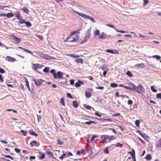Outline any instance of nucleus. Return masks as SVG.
<instances>
[{
    "instance_id": "17",
    "label": "nucleus",
    "mask_w": 161,
    "mask_h": 161,
    "mask_svg": "<svg viewBox=\"0 0 161 161\" xmlns=\"http://www.w3.org/2000/svg\"><path fill=\"white\" fill-rule=\"evenodd\" d=\"M85 96L87 98H89L92 96L91 92L88 91H86L85 92Z\"/></svg>"
},
{
    "instance_id": "23",
    "label": "nucleus",
    "mask_w": 161,
    "mask_h": 161,
    "mask_svg": "<svg viewBox=\"0 0 161 161\" xmlns=\"http://www.w3.org/2000/svg\"><path fill=\"white\" fill-rule=\"evenodd\" d=\"M73 106L75 108H77L78 106V104L76 101H74L73 102Z\"/></svg>"
},
{
    "instance_id": "8",
    "label": "nucleus",
    "mask_w": 161,
    "mask_h": 161,
    "mask_svg": "<svg viewBox=\"0 0 161 161\" xmlns=\"http://www.w3.org/2000/svg\"><path fill=\"white\" fill-rule=\"evenodd\" d=\"M63 75V74L62 72L60 71L58 72L57 73V74H56V78L55 79H57L58 78L61 79L63 78L62 76Z\"/></svg>"
},
{
    "instance_id": "11",
    "label": "nucleus",
    "mask_w": 161,
    "mask_h": 161,
    "mask_svg": "<svg viewBox=\"0 0 161 161\" xmlns=\"http://www.w3.org/2000/svg\"><path fill=\"white\" fill-rule=\"evenodd\" d=\"M72 39L73 40L70 41L71 42H77L79 39V36L78 35H75L72 38Z\"/></svg>"
},
{
    "instance_id": "55",
    "label": "nucleus",
    "mask_w": 161,
    "mask_h": 161,
    "mask_svg": "<svg viewBox=\"0 0 161 161\" xmlns=\"http://www.w3.org/2000/svg\"><path fill=\"white\" fill-rule=\"evenodd\" d=\"M133 154H131V157L133 159H136L135 156V152L134 150H133Z\"/></svg>"
},
{
    "instance_id": "6",
    "label": "nucleus",
    "mask_w": 161,
    "mask_h": 161,
    "mask_svg": "<svg viewBox=\"0 0 161 161\" xmlns=\"http://www.w3.org/2000/svg\"><path fill=\"white\" fill-rule=\"evenodd\" d=\"M6 59L7 61L11 62H14L16 61V59L15 58L9 56H6Z\"/></svg>"
},
{
    "instance_id": "15",
    "label": "nucleus",
    "mask_w": 161,
    "mask_h": 161,
    "mask_svg": "<svg viewBox=\"0 0 161 161\" xmlns=\"http://www.w3.org/2000/svg\"><path fill=\"white\" fill-rule=\"evenodd\" d=\"M155 146L157 148L161 147V140L160 139L156 142Z\"/></svg>"
},
{
    "instance_id": "60",
    "label": "nucleus",
    "mask_w": 161,
    "mask_h": 161,
    "mask_svg": "<svg viewBox=\"0 0 161 161\" xmlns=\"http://www.w3.org/2000/svg\"><path fill=\"white\" fill-rule=\"evenodd\" d=\"M132 90H134L135 91H137V87H136L135 85L132 86Z\"/></svg>"
},
{
    "instance_id": "59",
    "label": "nucleus",
    "mask_w": 161,
    "mask_h": 161,
    "mask_svg": "<svg viewBox=\"0 0 161 161\" xmlns=\"http://www.w3.org/2000/svg\"><path fill=\"white\" fill-rule=\"evenodd\" d=\"M5 72V71L4 69L2 68H0V73L3 74Z\"/></svg>"
},
{
    "instance_id": "43",
    "label": "nucleus",
    "mask_w": 161,
    "mask_h": 161,
    "mask_svg": "<svg viewBox=\"0 0 161 161\" xmlns=\"http://www.w3.org/2000/svg\"><path fill=\"white\" fill-rule=\"evenodd\" d=\"M66 155H67L68 156H72L73 154L71 152H66L65 153Z\"/></svg>"
},
{
    "instance_id": "62",
    "label": "nucleus",
    "mask_w": 161,
    "mask_h": 161,
    "mask_svg": "<svg viewBox=\"0 0 161 161\" xmlns=\"http://www.w3.org/2000/svg\"><path fill=\"white\" fill-rule=\"evenodd\" d=\"M97 137V136L96 135H94L91 138V142H92L93 140L96 137Z\"/></svg>"
},
{
    "instance_id": "44",
    "label": "nucleus",
    "mask_w": 161,
    "mask_h": 161,
    "mask_svg": "<svg viewBox=\"0 0 161 161\" xmlns=\"http://www.w3.org/2000/svg\"><path fill=\"white\" fill-rule=\"evenodd\" d=\"M116 136H109V138H108L109 140H114L116 139Z\"/></svg>"
},
{
    "instance_id": "49",
    "label": "nucleus",
    "mask_w": 161,
    "mask_h": 161,
    "mask_svg": "<svg viewBox=\"0 0 161 161\" xmlns=\"http://www.w3.org/2000/svg\"><path fill=\"white\" fill-rule=\"evenodd\" d=\"M156 97L158 99H161V93L157 94H156Z\"/></svg>"
},
{
    "instance_id": "39",
    "label": "nucleus",
    "mask_w": 161,
    "mask_h": 161,
    "mask_svg": "<svg viewBox=\"0 0 161 161\" xmlns=\"http://www.w3.org/2000/svg\"><path fill=\"white\" fill-rule=\"evenodd\" d=\"M118 85L115 83H112L110 84V86L113 87H117Z\"/></svg>"
},
{
    "instance_id": "32",
    "label": "nucleus",
    "mask_w": 161,
    "mask_h": 161,
    "mask_svg": "<svg viewBox=\"0 0 161 161\" xmlns=\"http://www.w3.org/2000/svg\"><path fill=\"white\" fill-rule=\"evenodd\" d=\"M24 78L25 80V85L27 87H29V82L28 80L27 79V78L25 77H24Z\"/></svg>"
},
{
    "instance_id": "25",
    "label": "nucleus",
    "mask_w": 161,
    "mask_h": 161,
    "mask_svg": "<svg viewBox=\"0 0 161 161\" xmlns=\"http://www.w3.org/2000/svg\"><path fill=\"white\" fill-rule=\"evenodd\" d=\"M16 16L18 19H19L21 18H22V17L20 15V13L19 11H18V13L16 14Z\"/></svg>"
},
{
    "instance_id": "57",
    "label": "nucleus",
    "mask_w": 161,
    "mask_h": 161,
    "mask_svg": "<svg viewBox=\"0 0 161 161\" xmlns=\"http://www.w3.org/2000/svg\"><path fill=\"white\" fill-rule=\"evenodd\" d=\"M6 111H12L13 112H14L15 113H17V111L13 109H7L6 110Z\"/></svg>"
},
{
    "instance_id": "61",
    "label": "nucleus",
    "mask_w": 161,
    "mask_h": 161,
    "mask_svg": "<svg viewBox=\"0 0 161 161\" xmlns=\"http://www.w3.org/2000/svg\"><path fill=\"white\" fill-rule=\"evenodd\" d=\"M115 96L116 97H122V96L119 95V93L118 92H115Z\"/></svg>"
},
{
    "instance_id": "1",
    "label": "nucleus",
    "mask_w": 161,
    "mask_h": 161,
    "mask_svg": "<svg viewBox=\"0 0 161 161\" xmlns=\"http://www.w3.org/2000/svg\"><path fill=\"white\" fill-rule=\"evenodd\" d=\"M73 11L76 13V14H78L80 16H81L83 18L85 19H88L92 21L94 23H95L96 22V21L95 20H94V18L93 17H91L90 16H89L88 15H87L85 14H84L81 13H80L77 11H76L73 10Z\"/></svg>"
},
{
    "instance_id": "10",
    "label": "nucleus",
    "mask_w": 161,
    "mask_h": 161,
    "mask_svg": "<svg viewBox=\"0 0 161 161\" xmlns=\"http://www.w3.org/2000/svg\"><path fill=\"white\" fill-rule=\"evenodd\" d=\"M103 136H104L103 139L101 141V143H105L106 142V140L109 138V136L108 135H102L101 136V138H102Z\"/></svg>"
},
{
    "instance_id": "42",
    "label": "nucleus",
    "mask_w": 161,
    "mask_h": 161,
    "mask_svg": "<svg viewBox=\"0 0 161 161\" xmlns=\"http://www.w3.org/2000/svg\"><path fill=\"white\" fill-rule=\"evenodd\" d=\"M153 57L155 58L156 59H157L158 60H159L161 59V57L159 55H153Z\"/></svg>"
},
{
    "instance_id": "48",
    "label": "nucleus",
    "mask_w": 161,
    "mask_h": 161,
    "mask_svg": "<svg viewBox=\"0 0 161 161\" xmlns=\"http://www.w3.org/2000/svg\"><path fill=\"white\" fill-rule=\"evenodd\" d=\"M60 103L63 106L65 105V103L64 102V100L63 98H62L60 99Z\"/></svg>"
},
{
    "instance_id": "38",
    "label": "nucleus",
    "mask_w": 161,
    "mask_h": 161,
    "mask_svg": "<svg viewBox=\"0 0 161 161\" xmlns=\"http://www.w3.org/2000/svg\"><path fill=\"white\" fill-rule=\"evenodd\" d=\"M25 23L27 27H31V24L29 22H25Z\"/></svg>"
},
{
    "instance_id": "20",
    "label": "nucleus",
    "mask_w": 161,
    "mask_h": 161,
    "mask_svg": "<svg viewBox=\"0 0 161 161\" xmlns=\"http://www.w3.org/2000/svg\"><path fill=\"white\" fill-rule=\"evenodd\" d=\"M30 145L31 147H33L34 146H36L37 145V142L35 140H33L30 143Z\"/></svg>"
},
{
    "instance_id": "30",
    "label": "nucleus",
    "mask_w": 161,
    "mask_h": 161,
    "mask_svg": "<svg viewBox=\"0 0 161 161\" xmlns=\"http://www.w3.org/2000/svg\"><path fill=\"white\" fill-rule=\"evenodd\" d=\"M80 30V29H79L77 30V31H72L70 33L73 36L75 34H76L77 33H80V32H78V31H79Z\"/></svg>"
},
{
    "instance_id": "4",
    "label": "nucleus",
    "mask_w": 161,
    "mask_h": 161,
    "mask_svg": "<svg viewBox=\"0 0 161 161\" xmlns=\"http://www.w3.org/2000/svg\"><path fill=\"white\" fill-rule=\"evenodd\" d=\"M10 36L15 41L16 43H19L21 41V39L20 38L17 37L14 35H12Z\"/></svg>"
},
{
    "instance_id": "26",
    "label": "nucleus",
    "mask_w": 161,
    "mask_h": 161,
    "mask_svg": "<svg viewBox=\"0 0 161 161\" xmlns=\"http://www.w3.org/2000/svg\"><path fill=\"white\" fill-rule=\"evenodd\" d=\"M22 9L23 10L24 12L26 14H28L29 12V11L28 9L26 7H24Z\"/></svg>"
},
{
    "instance_id": "56",
    "label": "nucleus",
    "mask_w": 161,
    "mask_h": 161,
    "mask_svg": "<svg viewBox=\"0 0 161 161\" xmlns=\"http://www.w3.org/2000/svg\"><path fill=\"white\" fill-rule=\"evenodd\" d=\"M104 152L106 154H108L109 153L108 149L107 147H106L104 150Z\"/></svg>"
},
{
    "instance_id": "53",
    "label": "nucleus",
    "mask_w": 161,
    "mask_h": 161,
    "mask_svg": "<svg viewBox=\"0 0 161 161\" xmlns=\"http://www.w3.org/2000/svg\"><path fill=\"white\" fill-rule=\"evenodd\" d=\"M2 155L4 156L5 157H7V158H10L12 160H13L14 159L10 155Z\"/></svg>"
},
{
    "instance_id": "52",
    "label": "nucleus",
    "mask_w": 161,
    "mask_h": 161,
    "mask_svg": "<svg viewBox=\"0 0 161 161\" xmlns=\"http://www.w3.org/2000/svg\"><path fill=\"white\" fill-rule=\"evenodd\" d=\"M148 2V0H144L143 3V6L146 5Z\"/></svg>"
},
{
    "instance_id": "31",
    "label": "nucleus",
    "mask_w": 161,
    "mask_h": 161,
    "mask_svg": "<svg viewBox=\"0 0 161 161\" xmlns=\"http://www.w3.org/2000/svg\"><path fill=\"white\" fill-rule=\"evenodd\" d=\"M50 72L53 74L54 78H56V73H55V70L54 69H52L50 71Z\"/></svg>"
},
{
    "instance_id": "36",
    "label": "nucleus",
    "mask_w": 161,
    "mask_h": 161,
    "mask_svg": "<svg viewBox=\"0 0 161 161\" xmlns=\"http://www.w3.org/2000/svg\"><path fill=\"white\" fill-rule=\"evenodd\" d=\"M151 90L154 92H157V90L155 88V87L153 86H151Z\"/></svg>"
},
{
    "instance_id": "33",
    "label": "nucleus",
    "mask_w": 161,
    "mask_h": 161,
    "mask_svg": "<svg viewBox=\"0 0 161 161\" xmlns=\"http://www.w3.org/2000/svg\"><path fill=\"white\" fill-rule=\"evenodd\" d=\"M141 121L140 120H136L135 121V124L137 127L139 126Z\"/></svg>"
},
{
    "instance_id": "41",
    "label": "nucleus",
    "mask_w": 161,
    "mask_h": 161,
    "mask_svg": "<svg viewBox=\"0 0 161 161\" xmlns=\"http://www.w3.org/2000/svg\"><path fill=\"white\" fill-rule=\"evenodd\" d=\"M46 153L48 155H50L51 157L53 156V153L51 152L50 151H48L46 152Z\"/></svg>"
},
{
    "instance_id": "16",
    "label": "nucleus",
    "mask_w": 161,
    "mask_h": 161,
    "mask_svg": "<svg viewBox=\"0 0 161 161\" xmlns=\"http://www.w3.org/2000/svg\"><path fill=\"white\" fill-rule=\"evenodd\" d=\"M75 62L77 63H80L82 64L83 63V60L82 58H77L75 60Z\"/></svg>"
},
{
    "instance_id": "46",
    "label": "nucleus",
    "mask_w": 161,
    "mask_h": 161,
    "mask_svg": "<svg viewBox=\"0 0 161 161\" xmlns=\"http://www.w3.org/2000/svg\"><path fill=\"white\" fill-rule=\"evenodd\" d=\"M19 20V24H23L25 23V20L24 19H22L21 18Z\"/></svg>"
},
{
    "instance_id": "18",
    "label": "nucleus",
    "mask_w": 161,
    "mask_h": 161,
    "mask_svg": "<svg viewBox=\"0 0 161 161\" xmlns=\"http://www.w3.org/2000/svg\"><path fill=\"white\" fill-rule=\"evenodd\" d=\"M135 66L137 68H144L145 67V65L143 63H142L136 64L135 65Z\"/></svg>"
},
{
    "instance_id": "45",
    "label": "nucleus",
    "mask_w": 161,
    "mask_h": 161,
    "mask_svg": "<svg viewBox=\"0 0 161 161\" xmlns=\"http://www.w3.org/2000/svg\"><path fill=\"white\" fill-rule=\"evenodd\" d=\"M123 145L120 143L119 142H118L115 145L116 147H122Z\"/></svg>"
},
{
    "instance_id": "47",
    "label": "nucleus",
    "mask_w": 161,
    "mask_h": 161,
    "mask_svg": "<svg viewBox=\"0 0 161 161\" xmlns=\"http://www.w3.org/2000/svg\"><path fill=\"white\" fill-rule=\"evenodd\" d=\"M20 131L22 132V134L24 136H25L27 133V132L26 131H25L23 130H21Z\"/></svg>"
},
{
    "instance_id": "5",
    "label": "nucleus",
    "mask_w": 161,
    "mask_h": 161,
    "mask_svg": "<svg viewBox=\"0 0 161 161\" xmlns=\"http://www.w3.org/2000/svg\"><path fill=\"white\" fill-rule=\"evenodd\" d=\"M144 91V89L142 85L141 84H139L137 87V92L139 93Z\"/></svg>"
},
{
    "instance_id": "64",
    "label": "nucleus",
    "mask_w": 161,
    "mask_h": 161,
    "mask_svg": "<svg viewBox=\"0 0 161 161\" xmlns=\"http://www.w3.org/2000/svg\"><path fill=\"white\" fill-rule=\"evenodd\" d=\"M127 103L129 105H132L133 103V101L131 100H129L128 101Z\"/></svg>"
},
{
    "instance_id": "40",
    "label": "nucleus",
    "mask_w": 161,
    "mask_h": 161,
    "mask_svg": "<svg viewBox=\"0 0 161 161\" xmlns=\"http://www.w3.org/2000/svg\"><path fill=\"white\" fill-rule=\"evenodd\" d=\"M49 69L48 67H46L43 69V71L44 72L48 73L49 71Z\"/></svg>"
},
{
    "instance_id": "13",
    "label": "nucleus",
    "mask_w": 161,
    "mask_h": 161,
    "mask_svg": "<svg viewBox=\"0 0 161 161\" xmlns=\"http://www.w3.org/2000/svg\"><path fill=\"white\" fill-rule=\"evenodd\" d=\"M106 34L103 32L99 35V37L100 39H104L106 38Z\"/></svg>"
},
{
    "instance_id": "7",
    "label": "nucleus",
    "mask_w": 161,
    "mask_h": 161,
    "mask_svg": "<svg viewBox=\"0 0 161 161\" xmlns=\"http://www.w3.org/2000/svg\"><path fill=\"white\" fill-rule=\"evenodd\" d=\"M91 30L90 29H88L86 32V35L85 36V38L87 40L90 37Z\"/></svg>"
},
{
    "instance_id": "34",
    "label": "nucleus",
    "mask_w": 161,
    "mask_h": 161,
    "mask_svg": "<svg viewBox=\"0 0 161 161\" xmlns=\"http://www.w3.org/2000/svg\"><path fill=\"white\" fill-rule=\"evenodd\" d=\"M126 74L129 77H132L133 76L131 73L129 71H128L126 73Z\"/></svg>"
},
{
    "instance_id": "58",
    "label": "nucleus",
    "mask_w": 161,
    "mask_h": 161,
    "mask_svg": "<svg viewBox=\"0 0 161 161\" xmlns=\"http://www.w3.org/2000/svg\"><path fill=\"white\" fill-rule=\"evenodd\" d=\"M57 142L59 145H62L63 144V142L59 139L57 140Z\"/></svg>"
},
{
    "instance_id": "63",
    "label": "nucleus",
    "mask_w": 161,
    "mask_h": 161,
    "mask_svg": "<svg viewBox=\"0 0 161 161\" xmlns=\"http://www.w3.org/2000/svg\"><path fill=\"white\" fill-rule=\"evenodd\" d=\"M14 150L17 153H19L20 152V149L17 148H15L14 149Z\"/></svg>"
},
{
    "instance_id": "29",
    "label": "nucleus",
    "mask_w": 161,
    "mask_h": 161,
    "mask_svg": "<svg viewBox=\"0 0 161 161\" xmlns=\"http://www.w3.org/2000/svg\"><path fill=\"white\" fill-rule=\"evenodd\" d=\"M84 107L85 108L88 110H91L92 108L91 106L87 104H84Z\"/></svg>"
},
{
    "instance_id": "9",
    "label": "nucleus",
    "mask_w": 161,
    "mask_h": 161,
    "mask_svg": "<svg viewBox=\"0 0 161 161\" xmlns=\"http://www.w3.org/2000/svg\"><path fill=\"white\" fill-rule=\"evenodd\" d=\"M106 52L110 53L113 54H117L118 52L117 50H113L112 49H107L106 51Z\"/></svg>"
},
{
    "instance_id": "3",
    "label": "nucleus",
    "mask_w": 161,
    "mask_h": 161,
    "mask_svg": "<svg viewBox=\"0 0 161 161\" xmlns=\"http://www.w3.org/2000/svg\"><path fill=\"white\" fill-rule=\"evenodd\" d=\"M43 67V66L42 64H32V69L35 71H36L38 69H41Z\"/></svg>"
},
{
    "instance_id": "14",
    "label": "nucleus",
    "mask_w": 161,
    "mask_h": 161,
    "mask_svg": "<svg viewBox=\"0 0 161 161\" xmlns=\"http://www.w3.org/2000/svg\"><path fill=\"white\" fill-rule=\"evenodd\" d=\"M42 57L45 59H50L53 58V57L49 56L47 54H44L42 55Z\"/></svg>"
},
{
    "instance_id": "27",
    "label": "nucleus",
    "mask_w": 161,
    "mask_h": 161,
    "mask_svg": "<svg viewBox=\"0 0 161 161\" xmlns=\"http://www.w3.org/2000/svg\"><path fill=\"white\" fill-rule=\"evenodd\" d=\"M92 123L96 124V122H95V121H92L91 120H90L89 121L86 122L85 123V124L88 125H90L91 124H92Z\"/></svg>"
},
{
    "instance_id": "51",
    "label": "nucleus",
    "mask_w": 161,
    "mask_h": 161,
    "mask_svg": "<svg viewBox=\"0 0 161 161\" xmlns=\"http://www.w3.org/2000/svg\"><path fill=\"white\" fill-rule=\"evenodd\" d=\"M66 155V154L65 153H64L61 156L59 157V158L60 159L62 160L63 159L64 157Z\"/></svg>"
},
{
    "instance_id": "50",
    "label": "nucleus",
    "mask_w": 161,
    "mask_h": 161,
    "mask_svg": "<svg viewBox=\"0 0 161 161\" xmlns=\"http://www.w3.org/2000/svg\"><path fill=\"white\" fill-rule=\"evenodd\" d=\"M87 41L88 40L84 38V39L81 42L80 44H81L84 43L86 42H87Z\"/></svg>"
},
{
    "instance_id": "12",
    "label": "nucleus",
    "mask_w": 161,
    "mask_h": 161,
    "mask_svg": "<svg viewBox=\"0 0 161 161\" xmlns=\"http://www.w3.org/2000/svg\"><path fill=\"white\" fill-rule=\"evenodd\" d=\"M83 83L84 82L83 81L79 80L77 82L75 83V86L76 87H80L81 86V85H82Z\"/></svg>"
},
{
    "instance_id": "37",
    "label": "nucleus",
    "mask_w": 161,
    "mask_h": 161,
    "mask_svg": "<svg viewBox=\"0 0 161 161\" xmlns=\"http://www.w3.org/2000/svg\"><path fill=\"white\" fill-rule=\"evenodd\" d=\"M94 35L95 36H98L100 34V31L99 30H96L94 32Z\"/></svg>"
},
{
    "instance_id": "2",
    "label": "nucleus",
    "mask_w": 161,
    "mask_h": 161,
    "mask_svg": "<svg viewBox=\"0 0 161 161\" xmlns=\"http://www.w3.org/2000/svg\"><path fill=\"white\" fill-rule=\"evenodd\" d=\"M33 81L36 86H40L42 85L44 80L41 79H34L33 80Z\"/></svg>"
},
{
    "instance_id": "35",
    "label": "nucleus",
    "mask_w": 161,
    "mask_h": 161,
    "mask_svg": "<svg viewBox=\"0 0 161 161\" xmlns=\"http://www.w3.org/2000/svg\"><path fill=\"white\" fill-rule=\"evenodd\" d=\"M68 55L69 56H70L71 57H72L73 58H75L76 57H79V55H76L75 54H69Z\"/></svg>"
},
{
    "instance_id": "28",
    "label": "nucleus",
    "mask_w": 161,
    "mask_h": 161,
    "mask_svg": "<svg viewBox=\"0 0 161 161\" xmlns=\"http://www.w3.org/2000/svg\"><path fill=\"white\" fill-rule=\"evenodd\" d=\"M146 159L147 160H149L152 159V156L151 154H148L147 155Z\"/></svg>"
},
{
    "instance_id": "21",
    "label": "nucleus",
    "mask_w": 161,
    "mask_h": 161,
    "mask_svg": "<svg viewBox=\"0 0 161 161\" xmlns=\"http://www.w3.org/2000/svg\"><path fill=\"white\" fill-rule=\"evenodd\" d=\"M18 47L19 48H20V49H23V50H25V52H27V53H31L32 55L33 54V53L32 52H31V51H29V50H27L26 49L24 48H22L21 47Z\"/></svg>"
},
{
    "instance_id": "22",
    "label": "nucleus",
    "mask_w": 161,
    "mask_h": 161,
    "mask_svg": "<svg viewBox=\"0 0 161 161\" xmlns=\"http://www.w3.org/2000/svg\"><path fill=\"white\" fill-rule=\"evenodd\" d=\"M40 154L38 156V158L40 159H42L45 158V154L43 153H40Z\"/></svg>"
},
{
    "instance_id": "19",
    "label": "nucleus",
    "mask_w": 161,
    "mask_h": 161,
    "mask_svg": "<svg viewBox=\"0 0 161 161\" xmlns=\"http://www.w3.org/2000/svg\"><path fill=\"white\" fill-rule=\"evenodd\" d=\"M29 133L31 135L35 136H38V135L35 132L33 131L32 130H30L29 131Z\"/></svg>"
},
{
    "instance_id": "54",
    "label": "nucleus",
    "mask_w": 161,
    "mask_h": 161,
    "mask_svg": "<svg viewBox=\"0 0 161 161\" xmlns=\"http://www.w3.org/2000/svg\"><path fill=\"white\" fill-rule=\"evenodd\" d=\"M115 30L118 32H120L123 33L126 32L125 31L123 30H118L115 29Z\"/></svg>"
},
{
    "instance_id": "24",
    "label": "nucleus",
    "mask_w": 161,
    "mask_h": 161,
    "mask_svg": "<svg viewBox=\"0 0 161 161\" xmlns=\"http://www.w3.org/2000/svg\"><path fill=\"white\" fill-rule=\"evenodd\" d=\"M14 16V14L12 13H8L6 14V17L8 18L12 17Z\"/></svg>"
}]
</instances>
